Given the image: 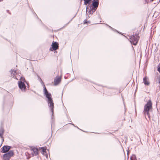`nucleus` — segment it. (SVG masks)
Masks as SVG:
<instances>
[{"label":"nucleus","instance_id":"6e6552de","mask_svg":"<svg viewBox=\"0 0 160 160\" xmlns=\"http://www.w3.org/2000/svg\"><path fill=\"white\" fill-rule=\"evenodd\" d=\"M11 147L8 146H4L2 148V152L3 153H5L8 151L10 148Z\"/></svg>","mask_w":160,"mask_h":160},{"label":"nucleus","instance_id":"9b49d317","mask_svg":"<svg viewBox=\"0 0 160 160\" xmlns=\"http://www.w3.org/2000/svg\"><path fill=\"white\" fill-rule=\"evenodd\" d=\"M4 130L2 128H0V137L2 138L3 141H4V139H3V135L4 134Z\"/></svg>","mask_w":160,"mask_h":160},{"label":"nucleus","instance_id":"4468645a","mask_svg":"<svg viewBox=\"0 0 160 160\" xmlns=\"http://www.w3.org/2000/svg\"><path fill=\"white\" fill-rule=\"evenodd\" d=\"M7 154L10 157V158L14 154L12 150H10L7 153Z\"/></svg>","mask_w":160,"mask_h":160},{"label":"nucleus","instance_id":"5701e85b","mask_svg":"<svg viewBox=\"0 0 160 160\" xmlns=\"http://www.w3.org/2000/svg\"><path fill=\"white\" fill-rule=\"evenodd\" d=\"M67 24H68V23H67V24H66V26L67 25Z\"/></svg>","mask_w":160,"mask_h":160},{"label":"nucleus","instance_id":"f3484780","mask_svg":"<svg viewBox=\"0 0 160 160\" xmlns=\"http://www.w3.org/2000/svg\"><path fill=\"white\" fill-rule=\"evenodd\" d=\"M46 148L45 147H42L41 148V150L42 151V152L43 153L45 152H46Z\"/></svg>","mask_w":160,"mask_h":160},{"label":"nucleus","instance_id":"20e7f679","mask_svg":"<svg viewBox=\"0 0 160 160\" xmlns=\"http://www.w3.org/2000/svg\"><path fill=\"white\" fill-rule=\"evenodd\" d=\"M38 150L37 148H33L30 149L28 152L25 153L26 155H29V156L27 158V159H28L31 156H36L38 154Z\"/></svg>","mask_w":160,"mask_h":160},{"label":"nucleus","instance_id":"0eeeda50","mask_svg":"<svg viewBox=\"0 0 160 160\" xmlns=\"http://www.w3.org/2000/svg\"><path fill=\"white\" fill-rule=\"evenodd\" d=\"M52 48H50V51L55 50L58 48V44L56 42H53L52 43Z\"/></svg>","mask_w":160,"mask_h":160},{"label":"nucleus","instance_id":"4be33fe9","mask_svg":"<svg viewBox=\"0 0 160 160\" xmlns=\"http://www.w3.org/2000/svg\"><path fill=\"white\" fill-rule=\"evenodd\" d=\"M15 78L16 79H18L17 78H16V77H15Z\"/></svg>","mask_w":160,"mask_h":160},{"label":"nucleus","instance_id":"7ed1b4c3","mask_svg":"<svg viewBox=\"0 0 160 160\" xmlns=\"http://www.w3.org/2000/svg\"><path fill=\"white\" fill-rule=\"evenodd\" d=\"M152 108V103L150 100H149L147 103L145 105L144 108L143 112L145 116L147 115L148 118H150L149 111Z\"/></svg>","mask_w":160,"mask_h":160},{"label":"nucleus","instance_id":"6ab92c4d","mask_svg":"<svg viewBox=\"0 0 160 160\" xmlns=\"http://www.w3.org/2000/svg\"><path fill=\"white\" fill-rule=\"evenodd\" d=\"M158 70L160 73V63L158 65Z\"/></svg>","mask_w":160,"mask_h":160},{"label":"nucleus","instance_id":"ddd939ff","mask_svg":"<svg viewBox=\"0 0 160 160\" xmlns=\"http://www.w3.org/2000/svg\"><path fill=\"white\" fill-rule=\"evenodd\" d=\"M11 72V75L13 77H14L15 75H16L17 72H16V71H14L13 69H11L10 71Z\"/></svg>","mask_w":160,"mask_h":160},{"label":"nucleus","instance_id":"aec40b11","mask_svg":"<svg viewBox=\"0 0 160 160\" xmlns=\"http://www.w3.org/2000/svg\"><path fill=\"white\" fill-rule=\"evenodd\" d=\"M87 22H88V21H87V20L86 19L85 20H84L83 24H85L87 23Z\"/></svg>","mask_w":160,"mask_h":160},{"label":"nucleus","instance_id":"dca6fc26","mask_svg":"<svg viewBox=\"0 0 160 160\" xmlns=\"http://www.w3.org/2000/svg\"><path fill=\"white\" fill-rule=\"evenodd\" d=\"M130 159L131 160H137L136 156L134 154H133L130 157Z\"/></svg>","mask_w":160,"mask_h":160},{"label":"nucleus","instance_id":"f8f14e48","mask_svg":"<svg viewBox=\"0 0 160 160\" xmlns=\"http://www.w3.org/2000/svg\"><path fill=\"white\" fill-rule=\"evenodd\" d=\"M3 159L4 160H9L10 158V157L6 153L3 155Z\"/></svg>","mask_w":160,"mask_h":160},{"label":"nucleus","instance_id":"423d86ee","mask_svg":"<svg viewBox=\"0 0 160 160\" xmlns=\"http://www.w3.org/2000/svg\"><path fill=\"white\" fill-rule=\"evenodd\" d=\"M25 81V79L24 78L21 77L20 81L18 82L19 87L22 91H25L26 88V86L24 83Z\"/></svg>","mask_w":160,"mask_h":160},{"label":"nucleus","instance_id":"412c9836","mask_svg":"<svg viewBox=\"0 0 160 160\" xmlns=\"http://www.w3.org/2000/svg\"><path fill=\"white\" fill-rule=\"evenodd\" d=\"M1 2H2L3 1V0H0Z\"/></svg>","mask_w":160,"mask_h":160},{"label":"nucleus","instance_id":"9d476101","mask_svg":"<svg viewBox=\"0 0 160 160\" xmlns=\"http://www.w3.org/2000/svg\"><path fill=\"white\" fill-rule=\"evenodd\" d=\"M61 80V78L60 77H58L54 80V84L57 85L59 84Z\"/></svg>","mask_w":160,"mask_h":160},{"label":"nucleus","instance_id":"2eb2a0df","mask_svg":"<svg viewBox=\"0 0 160 160\" xmlns=\"http://www.w3.org/2000/svg\"><path fill=\"white\" fill-rule=\"evenodd\" d=\"M38 79L40 81L41 83V84L43 85V87L44 88H45V86L44 85V84L43 82L42 81V80L41 78H40V77H39L38 76Z\"/></svg>","mask_w":160,"mask_h":160},{"label":"nucleus","instance_id":"1a4fd4ad","mask_svg":"<svg viewBox=\"0 0 160 160\" xmlns=\"http://www.w3.org/2000/svg\"><path fill=\"white\" fill-rule=\"evenodd\" d=\"M143 82L146 85H148L150 84V82L148 81V79L146 77H145L143 78Z\"/></svg>","mask_w":160,"mask_h":160},{"label":"nucleus","instance_id":"f257e3e1","mask_svg":"<svg viewBox=\"0 0 160 160\" xmlns=\"http://www.w3.org/2000/svg\"><path fill=\"white\" fill-rule=\"evenodd\" d=\"M44 92L46 97L48 99V102L52 115L53 114L54 103L51 98V94L50 93H48L45 87L44 88Z\"/></svg>","mask_w":160,"mask_h":160},{"label":"nucleus","instance_id":"f03ea898","mask_svg":"<svg viewBox=\"0 0 160 160\" xmlns=\"http://www.w3.org/2000/svg\"><path fill=\"white\" fill-rule=\"evenodd\" d=\"M99 4L98 0H93L92 4L87 7V11L89 14H92L97 9Z\"/></svg>","mask_w":160,"mask_h":160},{"label":"nucleus","instance_id":"a211bd4d","mask_svg":"<svg viewBox=\"0 0 160 160\" xmlns=\"http://www.w3.org/2000/svg\"><path fill=\"white\" fill-rule=\"evenodd\" d=\"M84 1V4L86 5L89 3L91 0H83Z\"/></svg>","mask_w":160,"mask_h":160},{"label":"nucleus","instance_id":"39448f33","mask_svg":"<svg viewBox=\"0 0 160 160\" xmlns=\"http://www.w3.org/2000/svg\"><path fill=\"white\" fill-rule=\"evenodd\" d=\"M130 41L132 44L136 45L138 43L139 39V37L138 34H133L132 35L129 36Z\"/></svg>","mask_w":160,"mask_h":160}]
</instances>
